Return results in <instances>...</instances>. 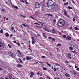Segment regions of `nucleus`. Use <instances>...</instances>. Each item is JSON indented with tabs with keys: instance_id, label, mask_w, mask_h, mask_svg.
<instances>
[{
	"instance_id": "f257e3e1",
	"label": "nucleus",
	"mask_w": 79,
	"mask_h": 79,
	"mask_svg": "<svg viewBox=\"0 0 79 79\" xmlns=\"http://www.w3.org/2000/svg\"><path fill=\"white\" fill-rule=\"evenodd\" d=\"M64 21H65V20H63V19H60L58 22V26H59V27H63V26H64V24H65Z\"/></svg>"
},
{
	"instance_id": "f03ea898",
	"label": "nucleus",
	"mask_w": 79,
	"mask_h": 79,
	"mask_svg": "<svg viewBox=\"0 0 79 79\" xmlns=\"http://www.w3.org/2000/svg\"><path fill=\"white\" fill-rule=\"evenodd\" d=\"M55 2V0H48V2L47 3L48 6H51V5L53 3Z\"/></svg>"
},
{
	"instance_id": "7ed1b4c3",
	"label": "nucleus",
	"mask_w": 79,
	"mask_h": 79,
	"mask_svg": "<svg viewBox=\"0 0 79 79\" xmlns=\"http://www.w3.org/2000/svg\"><path fill=\"white\" fill-rule=\"evenodd\" d=\"M35 7L36 8H39L40 7V4L39 2H36L35 3Z\"/></svg>"
},
{
	"instance_id": "20e7f679",
	"label": "nucleus",
	"mask_w": 79,
	"mask_h": 79,
	"mask_svg": "<svg viewBox=\"0 0 79 79\" xmlns=\"http://www.w3.org/2000/svg\"><path fill=\"white\" fill-rule=\"evenodd\" d=\"M1 49L3 50H6L7 49V48L6 47V46L5 45V44H4L2 47L1 48Z\"/></svg>"
},
{
	"instance_id": "39448f33",
	"label": "nucleus",
	"mask_w": 79,
	"mask_h": 79,
	"mask_svg": "<svg viewBox=\"0 0 79 79\" xmlns=\"http://www.w3.org/2000/svg\"><path fill=\"white\" fill-rule=\"evenodd\" d=\"M16 56V55L15 54L13 53L10 56L11 57H12V58H15Z\"/></svg>"
},
{
	"instance_id": "423d86ee",
	"label": "nucleus",
	"mask_w": 79,
	"mask_h": 79,
	"mask_svg": "<svg viewBox=\"0 0 79 79\" xmlns=\"http://www.w3.org/2000/svg\"><path fill=\"white\" fill-rule=\"evenodd\" d=\"M4 45V44H3V43L1 42L0 41V48H2L3 47V45Z\"/></svg>"
},
{
	"instance_id": "0eeeda50",
	"label": "nucleus",
	"mask_w": 79,
	"mask_h": 79,
	"mask_svg": "<svg viewBox=\"0 0 79 79\" xmlns=\"http://www.w3.org/2000/svg\"><path fill=\"white\" fill-rule=\"evenodd\" d=\"M67 40H71V37H69V36H67L66 38Z\"/></svg>"
},
{
	"instance_id": "6e6552de",
	"label": "nucleus",
	"mask_w": 79,
	"mask_h": 79,
	"mask_svg": "<svg viewBox=\"0 0 79 79\" xmlns=\"http://www.w3.org/2000/svg\"><path fill=\"white\" fill-rule=\"evenodd\" d=\"M13 52L10 51L8 52V54L9 55V56H11V55H12V54H13Z\"/></svg>"
},
{
	"instance_id": "1a4fd4ad",
	"label": "nucleus",
	"mask_w": 79,
	"mask_h": 79,
	"mask_svg": "<svg viewBox=\"0 0 79 79\" xmlns=\"http://www.w3.org/2000/svg\"><path fill=\"white\" fill-rule=\"evenodd\" d=\"M31 57H30L29 56H27L26 57V59L27 60H31Z\"/></svg>"
},
{
	"instance_id": "9d476101",
	"label": "nucleus",
	"mask_w": 79,
	"mask_h": 79,
	"mask_svg": "<svg viewBox=\"0 0 79 79\" xmlns=\"http://www.w3.org/2000/svg\"><path fill=\"white\" fill-rule=\"evenodd\" d=\"M32 44H33V45H34V44H35V43L36 42V41L35 40V39L33 40H32Z\"/></svg>"
},
{
	"instance_id": "9b49d317",
	"label": "nucleus",
	"mask_w": 79,
	"mask_h": 79,
	"mask_svg": "<svg viewBox=\"0 0 79 79\" xmlns=\"http://www.w3.org/2000/svg\"><path fill=\"white\" fill-rule=\"evenodd\" d=\"M17 66L18 68H21L23 66V65L20 64H17Z\"/></svg>"
},
{
	"instance_id": "f8f14e48",
	"label": "nucleus",
	"mask_w": 79,
	"mask_h": 79,
	"mask_svg": "<svg viewBox=\"0 0 79 79\" xmlns=\"http://www.w3.org/2000/svg\"><path fill=\"white\" fill-rule=\"evenodd\" d=\"M71 72L72 74H74V75H76V74H77L76 72H75V71H71Z\"/></svg>"
},
{
	"instance_id": "ddd939ff",
	"label": "nucleus",
	"mask_w": 79,
	"mask_h": 79,
	"mask_svg": "<svg viewBox=\"0 0 79 79\" xmlns=\"http://www.w3.org/2000/svg\"><path fill=\"white\" fill-rule=\"evenodd\" d=\"M12 7H13V8H15L16 9H18L19 8L18 6H15V5H12Z\"/></svg>"
},
{
	"instance_id": "4468645a",
	"label": "nucleus",
	"mask_w": 79,
	"mask_h": 79,
	"mask_svg": "<svg viewBox=\"0 0 79 79\" xmlns=\"http://www.w3.org/2000/svg\"><path fill=\"white\" fill-rule=\"evenodd\" d=\"M9 34L8 33H5V35L7 36V37H9Z\"/></svg>"
},
{
	"instance_id": "2eb2a0df",
	"label": "nucleus",
	"mask_w": 79,
	"mask_h": 79,
	"mask_svg": "<svg viewBox=\"0 0 79 79\" xmlns=\"http://www.w3.org/2000/svg\"><path fill=\"white\" fill-rule=\"evenodd\" d=\"M17 52L20 55H22V53L19 50H17Z\"/></svg>"
},
{
	"instance_id": "dca6fc26",
	"label": "nucleus",
	"mask_w": 79,
	"mask_h": 79,
	"mask_svg": "<svg viewBox=\"0 0 79 79\" xmlns=\"http://www.w3.org/2000/svg\"><path fill=\"white\" fill-rule=\"evenodd\" d=\"M47 16H51L53 17V15L51 14H47Z\"/></svg>"
},
{
	"instance_id": "f3484780",
	"label": "nucleus",
	"mask_w": 79,
	"mask_h": 79,
	"mask_svg": "<svg viewBox=\"0 0 79 79\" xmlns=\"http://www.w3.org/2000/svg\"><path fill=\"white\" fill-rule=\"evenodd\" d=\"M45 34H46L45 33H43V35L44 37V38H47V36H45Z\"/></svg>"
},
{
	"instance_id": "a211bd4d",
	"label": "nucleus",
	"mask_w": 79,
	"mask_h": 79,
	"mask_svg": "<svg viewBox=\"0 0 79 79\" xmlns=\"http://www.w3.org/2000/svg\"><path fill=\"white\" fill-rule=\"evenodd\" d=\"M30 18L31 19H34V20H36V21H37V19H35L34 18V17H32V16H31Z\"/></svg>"
},
{
	"instance_id": "6ab92c4d",
	"label": "nucleus",
	"mask_w": 79,
	"mask_h": 79,
	"mask_svg": "<svg viewBox=\"0 0 79 79\" xmlns=\"http://www.w3.org/2000/svg\"><path fill=\"white\" fill-rule=\"evenodd\" d=\"M52 5L53 6V7H55V5H56V4L55 3V2H53Z\"/></svg>"
},
{
	"instance_id": "aec40b11",
	"label": "nucleus",
	"mask_w": 79,
	"mask_h": 79,
	"mask_svg": "<svg viewBox=\"0 0 79 79\" xmlns=\"http://www.w3.org/2000/svg\"><path fill=\"white\" fill-rule=\"evenodd\" d=\"M24 2H25V3H26L27 4V5H29V3H28L27 1V0H25Z\"/></svg>"
},
{
	"instance_id": "412c9836",
	"label": "nucleus",
	"mask_w": 79,
	"mask_h": 79,
	"mask_svg": "<svg viewBox=\"0 0 79 79\" xmlns=\"http://www.w3.org/2000/svg\"><path fill=\"white\" fill-rule=\"evenodd\" d=\"M69 49L70 50H73V48L72 46L70 47H69Z\"/></svg>"
},
{
	"instance_id": "4be33fe9",
	"label": "nucleus",
	"mask_w": 79,
	"mask_h": 79,
	"mask_svg": "<svg viewBox=\"0 0 79 79\" xmlns=\"http://www.w3.org/2000/svg\"><path fill=\"white\" fill-rule=\"evenodd\" d=\"M65 76L66 77H70V75H69L68 73H66L65 74Z\"/></svg>"
},
{
	"instance_id": "5701e85b",
	"label": "nucleus",
	"mask_w": 79,
	"mask_h": 79,
	"mask_svg": "<svg viewBox=\"0 0 79 79\" xmlns=\"http://www.w3.org/2000/svg\"><path fill=\"white\" fill-rule=\"evenodd\" d=\"M64 15H65V16H66L67 15V12L65 11H64Z\"/></svg>"
},
{
	"instance_id": "b1692460",
	"label": "nucleus",
	"mask_w": 79,
	"mask_h": 79,
	"mask_svg": "<svg viewBox=\"0 0 79 79\" xmlns=\"http://www.w3.org/2000/svg\"><path fill=\"white\" fill-rule=\"evenodd\" d=\"M75 29L76 30V31H78L79 30V28H77V27H75Z\"/></svg>"
},
{
	"instance_id": "393cba45",
	"label": "nucleus",
	"mask_w": 79,
	"mask_h": 79,
	"mask_svg": "<svg viewBox=\"0 0 79 79\" xmlns=\"http://www.w3.org/2000/svg\"><path fill=\"white\" fill-rule=\"evenodd\" d=\"M47 64H48V66H50V67H51V64H49V63H48V62H47Z\"/></svg>"
},
{
	"instance_id": "a878e982",
	"label": "nucleus",
	"mask_w": 79,
	"mask_h": 79,
	"mask_svg": "<svg viewBox=\"0 0 79 79\" xmlns=\"http://www.w3.org/2000/svg\"><path fill=\"white\" fill-rule=\"evenodd\" d=\"M44 31H47V32H49L50 31L48 30L46 28H44Z\"/></svg>"
},
{
	"instance_id": "bb28decb",
	"label": "nucleus",
	"mask_w": 79,
	"mask_h": 79,
	"mask_svg": "<svg viewBox=\"0 0 79 79\" xmlns=\"http://www.w3.org/2000/svg\"><path fill=\"white\" fill-rule=\"evenodd\" d=\"M71 56V55L70 53H69L68 55V57H69H69H70Z\"/></svg>"
},
{
	"instance_id": "cd10ccee",
	"label": "nucleus",
	"mask_w": 79,
	"mask_h": 79,
	"mask_svg": "<svg viewBox=\"0 0 79 79\" xmlns=\"http://www.w3.org/2000/svg\"><path fill=\"white\" fill-rule=\"evenodd\" d=\"M60 46H61V44L60 43L56 45V47H60Z\"/></svg>"
},
{
	"instance_id": "c85d7f7f",
	"label": "nucleus",
	"mask_w": 79,
	"mask_h": 79,
	"mask_svg": "<svg viewBox=\"0 0 79 79\" xmlns=\"http://www.w3.org/2000/svg\"><path fill=\"white\" fill-rule=\"evenodd\" d=\"M68 4H69V3L66 2L64 4V5L65 6H66V5H68Z\"/></svg>"
},
{
	"instance_id": "c756f323",
	"label": "nucleus",
	"mask_w": 79,
	"mask_h": 79,
	"mask_svg": "<svg viewBox=\"0 0 79 79\" xmlns=\"http://www.w3.org/2000/svg\"><path fill=\"white\" fill-rule=\"evenodd\" d=\"M66 16H67V17H68V18H69V19H70L71 17H70V15H67Z\"/></svg>"
},
{
	"instance_id": "7c9ffc66",
	"label": "nucleus",
	"mask_w": 79,
	"mask_h": 79,
	"mask_svg": "<svg viewBox=\"0 0 79 79\" xmlns=\"http://www.w3.org/2000/svg\"><path fill=\"white\" fill-rule=\"evenodd\" d=\"M63 37L64 38V39H65L66 38V35H64L63 36Z\"/></svg>"
},
{
	"instance_id": "2f4dec72",
	"label": "nucleus",
	"mask_w": 79,
	"mask_h": 79,
	"mask_svg": "<svg viewBox=\"0 0 79 79\" xmlns=\"http://www.w3.org/2000/svg\"><path fill=\"white\" fill-rule=\"evenodd\" d=\"M17 45H18L19 46H20V44L18 42L16 43Z\"/></svg>"
},
{
	"instance_id": "473e14b6",
	"label": "nucleus",
	"mask_w": 79,
	"mask_h": 79,
	"mask_svg": "<svg viewBox=\"0 0 79 79\" xmlns=\"http://www.w3.org/2000/svg\"><path fill=\"white\" fill-rule=\"evenodd\" d=\"M43 69L45 71V70H46V69H47V68L43 67Z\"/></svg>"
},
{
	"instance_id": "72a5a7b5",
	"label": "nucleus",
	"mask_w": 79,
	"mask_h": 79,
	"mask_svg": "<svg viewBox=\"0 0 79 79\" xmlns=\"http://www.w3.org/2000/svg\"><path fill=\"white\" fill-rule=\"evenodd\" d=\"M8 46L9 47V48H11L12 47H11V46L10 45V44H8Z\"/></svg>"
},
{
	"instance_id": "f704fd0d",
	"label": "nucleus",
	"mask_w": 79,
	"mask_h": 79,
	"mask_svg": "<svg viewBox=\"0 0 79 79\" xmlns=\"http://www.w3.org/2000/svg\"><path fill=\"white\" fill-rule=\"evenodd\" d=\"M52 33H53V34H55L56 33V31H52Z\"/></svg>"
},
{
	"instance_id": "c9c22d12",
	"label": "nucleus",
	"mask_w": 79,
	"mask_h": 79,
	"mask_svg": "<svg viewBox=\"0 0 79 79\" xmlns=\"http://www.w3.org/2000/svg\"><path fill=\"white\" fill-rule=\"evenodd\" d=\"M37 27H38L39 29H41V28H42V27H39V26H37Z\"/></svg>"
},
{
	"instance_id": "e433bc0d",
	"label": "nucleus",
	"mask_w": 79,
	"mask_h": 79,
	"mask_svg": "<svg viewBox=\"0 0 79 79\" xmlns=\"http://www.w3.org/2000/svg\"><path fill=\"white\" fill-rule=\"evenodd\" d=\"M22 25H23V27H27V26L24 24H23Z\"/></svg>"
},
{
	"instance_id": "4c0bfd02",
	"label": "nucleus",
	"mask_w": 79,
	"mask_h": 79,
	"mask_svg": "<svg viewBox=\"0 0 79 79\" xmlns=\"http://www.w3.org/2000/svg\"><path fill=\"white\" fill-rule=\"evenodd\" d=\"M56 19H55L54 20L53 22L54 24H55V23H56Z\"/></svg>"
},
{
	"instance_id": "58836bf2",
	"label": "nucleus",
	"mask_w": 79,
	"mask_h": 79,
	"mask_svg": "<svg viewBox=\"0 0 79 79\" xmlns=\"http://www.w3.org/2000/svg\"><path fill=\"white\" fill-rule=\"evenodd\" d=\"M52 40H53V41H54V42L55 41V39L54 38H52Z\"/></svg>"
},
{
	"instance_id": "ea45409f",
	"label": "nucleus",
	"mask_w": 79,
	"mask_h": 79,
	"mask_svg": "<svg viewBox=\"0 0 79 79\" xmlns=\"http://www.w3.org/2000/svg\"><path fill=\"white\" fill-rule=\"evenodd\" d=\"M21 16H22V17H23V18H26V16L25 15H21Z\"/></svg>"
},
{
	"instance_id": "a19ab883",
	"label": "nucleus",
	"mask_w": 79,
	"mask_h": 79,
	"mask_svg": "<svg viewBox=\"0 0 79 79\" xmlns=\"http://www.w3.org/2000/svg\"><path fill=\"white\" fill-rule=\"evenodd\" d=\"M31 39H32V40H34L35 39H34V37H32V36H31Z\"/></svg>"
},
{
	"instance_id": "79ce46f5",
	"label": "nucleus",
	"mask_w": 79,
	"mask_h": 79,
	"mask_svg": "<svg viewBox=\"0 0 79 79\" xmlns=\"http://www.w3.org/2000/svg\"><path fill=\"white\" fill-rule=\"evenodd\" d=\"M54 71H55V72H56V68H54Z\"/></svg>"
},
{
	"instance_id": "37998d69",
	"label": "nucleus",
	"mask_w": 79,
	"mask_h": 79,
	"mask_svg": "<svg viewBox=\"0 0 79 79\" xmlns=\"http://www.w3.org/2000/svg\"><path fill=\"white\" fill-rule=\"evenodd\" d=\"M68 8H69V9H72V7H70V6H69L68 7Z\"/></svg>"
},
{
	"instance_id": "c03bdc74",
	"label": "nucleus",
	"mask_w": 79,
	"mask_h": 79,
	"mask_svg": "<svg viewBox=\"0 0 79 79\" xmlns=\"http://www.w3.org/2000/svg\"><path fill=\"white\" fill-rule=\"evenodd\" d=\"M55 64L56 66H60V64L58 63H55Z\"/></svg>"
},
{
	"instance_id": "a18cd8bd",
	"label": "nucleus",
	"mask_w": 79,
	"mask_h": 79,
	"mask_svg": "<svg viewBox=\"0 0 79 79\" xmlns=\"http://www.w3.org/2000/svg\"><path fill=\"white\" fill-rule=\"evenodd\" d=\"M73 43H70L69 44V45H71V46H73Z\"/></svg>"
},
{
	"instance_id": "49530a36",
	"label": "nucleus",
	"mask_w": 79,
	"mask_h": 79,
	"mask_svg": "<svg viewBox=\"0 0 79 79\" xmlns=\"http://www.w3.org/2000/svg\"><path fill=\"white\" fill-rule=\"evenodd\" d=\"M0 32L1 33H2V34L3 33V30L2 29H1L0 31Z\"/></svg>"
},
{
	"instance_id": "de8ad7c7",
	"label": "nucleus",
	"mask_w": 79,
	"mask_h": 79,
	"mask_svg": "<svg viewBox=\"0 0 79 79\" xmlns=\"http://www.w3.org/2000/svg\"><path fill=\"white\" fill-rule=\"evenodd\" d=\"M51 6L52 9H53V8H54V7H53V5L51 6H51Z\"/></svg>"
},
{
	"instance_id": "09e8293b",
	"label": "nucleus",
	"mask_w": 79,
	"mask_h": 79,
	"mask_svg": "<svg viewBox=\"0 0 79 79\" xmlns=\"http://www.w3.org/2000/svg\"><path fill=\"white\" fill-rule=\"evenodd\" d=\"M52 39V37H48V39L49 40H50V39Z\"/></svg>"
},
{
	"instance_id": "8fccbe9b",
	"label": "nucleus",
	"mask_w": 79,
	"mask_h": 79,
	"mask_svg": "<svg viewBox=\"0 0 79 79\" xmlns=\"http://www.w3.org/2000/svg\"><path fill=\"white\" fill-rule=\"evenodd\" d=\"M72 2H73V3H74V4H76V3L75 2H74V0H72Z\"/></svg>"
},
{
	"instance_id": "3c124183",
	"label": "nucleus",
	"mask_w": 79,
	"mask_h": 79,
	"mask_svg": "<svg viewBox=\"0 0 79 79\" xmlns=\"http://www.w3.org/2000/svg\"><path fill=\"white\" fill-rule=\"evenodd\" d=\"M73 21H76V19H75V17H74L73 18Z\"/></svg>"
},
{
	"instance_id": "603ef678",
	"label": "nucleus",
	"mask_w": 79,
	"mask_h": 79,
	"mask_svg": "<svg viewBox=\"0 0 79 79\" xmlns=\"http://www.w3.org/2000/svg\"><path fill=\"white\" fill-rule=\"evenodd\" d=\"M20 2H22L23 3H24V1H23V0H20Z\"/></svg>"
},
{
	"instance_id": "864d4df0",
	"label": "nucleus",
	"mask_w": 79,
	"mask_h": 79,
	"mask_svg": "<svg viewBox=\"0 0 79 79\" xmlns=\"http://www.w3.org/2000/svg\"><path fill=\"white\" fill-rule=\"evenodd\" d=\"M71 52H72V53H75L76 50H74L73 51H71Z\"/></svg>"
},
{
	"instance_id": "5fc2aeb1",
	"label": "nucleus",
	"mask_w": 79,
	"mask_h": 79,
	"mask_svg": "<svg viewBox=\"0 0 79 79\" xmlns=\"http://www.w3.org/2000/svg\"><path fill=\"white\" fill-rule=\"evenodd\" d=\"M31 75H34V72H31Z\"/></svg>"
},
{
	"instance_id": "6e6d98bb",
	"label": "nucleus",
	"mask_w": 79,
	"mask_h": 79,
	"mask_svg": "<svg viewBox=\"0 0 79 79\" xmlns=\"http://www.w3.org/2000/svg\"><path fill=\"white\" fill-rule=\"evenodd\" d=\"M41 66H45V64L44 63L42 64H41Z\"/></svg>"
},
{
	"instance_id": "4d7b16f0",
	"label": "nucleus",
	"mask_w": 79,
	"mask_h": 79,
	"mask_svg": "<svg viewBox=\"0 0 79 79\" xmlns=\"http://www.w3.org/2000/svg\"><path fill=\"white\" fill-rule=\"evenodd\" d=\"M37 36H38V37H40V34H37Z\"/></svg>"
},
{
	"instance_id": "13d9d810",
	"label": "nucleus",
	"mask_w": 79,
	"mask_h": 79,
	"mask_svg": "<svg viewBox=\"0 0 79 79\" xmlns=\"http://www.w3.org/2000/svg\"><path fill=\"white\" fill-rule=\"evenodd\" d=\"M75 53H76V54H79V52H76Z\"/></svg>"
},
{
	"instance_id": "bf43d9fd",
	"label": "nucleus",
	"mask_w": 79,
	"mask_h": 79,
	"mask_svg": "<svg viewBox=\"0 0 79 79\" xmlns=\"http://www.w3.org/2000/svg\"><path fill=\"white\" fill-rule=\"evenodd\" d=\"M13 42L15 43V44H16V41H13Z\"/></svg>"
},
{
	"instance_id": "052dcab7",
	"label": "nucleus",
	"mask_w": 79,
	"mask_h": 79,
	"mask_svg": "<svg viewBox=\"0 0 79 79\" xmlns=\"http://www.w3.org/2000/svg\"><path fill=\"white\" fill-rule=\"evenodd\" d=\"M42 58H45V56H42Z\"/></svg>"
},
{
	"instance_id": "680f3d73",
	"label": "nucleus",
	"mask_w": 79,
	"mask_h": 79,
	"mask_svg": "<svg viewBox=\"0 0 79 79\" xmlns=\"http://www.w3.org/2000/svg\"><path fill=\"white\" fill-rule=\"evenodd\" d=\"M30 76L31 77H33V75H31Z\"/></svg>"
},
{
	"instance_id": "e2e57ef3",
	"label": "nucleus",
	"mask_w": 79,
	"mask_h": 79,
	"mask_svg": "<svg viewBox=\"0 0 79 79\" xmlns=\"http://www.w3.org/2000/svg\"><path fill=\"white\" fill-rule=\"evenodd\" d=\"M39 23H42V24H45V23H43V22H39Z\"/></svg>"
},
{
	"instance_id": "0e129e2a",
	"label": "nucleus",
	"mask_w": 79,
	"mask_h": 79,
	"mask_svg": "<svg viewBox=\"0 0 79 79\" xmlns=\"http://www.w3.org/2000/svg\"><path fill=\"white\" fill-rule=\"evenodd\" d=\"M28 49L29 50H31V52H32V49H31L30 48H29Z\"/></svg>"
},
{
	"instance_id": "69168bd1",
	"label": "nucleus",
	"mask_w": 79,
	"mask_h": 79,
	"mask_svg": "<svg viewBox=\"0 0 79 79\" xmlns=\"http://www.w3.org/2000/svg\"><path fill=\"white\" fill-rule=\"evenodd\" d=\"M72 66L71 65H69V68H70V67H71Z\"/></svg>"
},
{
	"instance_id": "338daca9",
	"label": "nucleus",
	"mask_w": 79,
	"mask_h": 79,
	"mask_svg": "<svg viewBox=\"0 0 79 79\" xmlns=\"http://www.w3.org/2000/svg\"><path fill=\"white\" fill-rule=\"evenodd\" d=\"M13 36V35H11V34H10V37H12V36Z\"/></svg>"
},
{
	"instance_id": "774afa93",
	"label": "nucleus",
	"mask_w": 79,
	"mask_h": 79,
	"mask_svg": "<svg viewBox=\"0 0 79 79\" xmlns=\"http://www.w3.org/2000/svg\"><path fill=\"white\" fill-rule=\"evenodd\" d=\"M77 71H79V68H78L77 69Z\"/></svg>"
}]
</instances>
